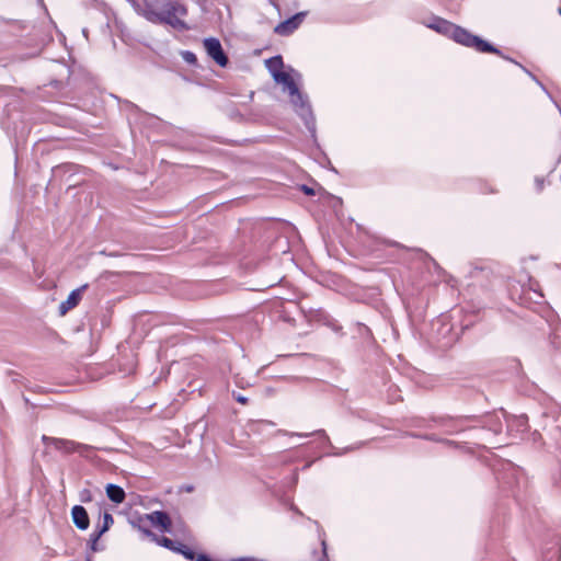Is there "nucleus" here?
<instances>
[{
	"label": "nucleus",
	"instance_id": "nucleus-1",
	"mask_svg": "<svg viewBox=\"0 0 561 561\" xmlns=\"http://www.w3.org/2000/svg\"><path fill=\"white\" fill-rule=\"evenodd\" d=\"M427 26L432 30H435L437 33L453 38L456 43L466 47L473 48L479 53H492L504 58L502 51L494 47L492 44L445 19L434 18L433 22ZM505 59L513 61L508 57H505Z\"/></svg>",
	"mask_w": 561,
	"mask_h": 561
},
{
	"label": "nucleus",
	"instance_id": "nucleus-2",
	"mask_svg": "<svg viewBox=\"0 0 561 561\" xmlns=\"http://www.w3.org/2000/svg\"><path fill=\"white\" fill-rule=\"evenodd\" d=\"M133 7L142 15L147 21L154 24H168L176 30H187L186 23L179 19V15L184 16L187 14V9L185 5L171 1L164 5V10L158 12L154 10V4L150 0H144V4L136 3L131 1Z\"/></svg>",
	"mask_w": 561,
	"mask_h": 561
},
{
	"label": "nucleus",
	"instance_id": "nucleus-3",
	"mask_svg": "<svg viewBox=\"0 0 561 561\" xmlns=\"http://www.w3.org/2000/svg\"><path fill=\"white\" fill-rule=\"evenodd\" d=\"M43 443L46 446H54L55 449L64 453V454H72L78 453L80 456L89 457L90 454L96 449L95 447L91 445H85L81 443H77L75 440L65 439V438H56L43 435L42 437Z\"/></svg>",
	"mask_w": 561,
	"mask_h": 561
},
{
	"label": "nucleus",
	"instance_id": "nucleus-4",
	"mask_svg": "<svg viewBox=\"0 0 561 561\" xmlns=\"http://www.w3.org/2000/svg\"><path fill=\"white\" fill-rule=\"evenodd\" d=\"M139 529L144 533V535H146L147 537H151L160 546L184 556L187 560L195 559V552L192 549H190L187 546H185L179 541L172 540L168 537H158L156 534H153L148 528L139 526Z\"/></svg>",
	"mask_w": 561,
	"mask_h": 561
},
{
	"label": "nucleus",
	"instance_id": "nucleus-5",
	"mask_svg": "<svg viewBox=\"0 0 561 561\" xmlns=\"http://www.w3.org/2000/svg\"><path fill=\"white\" fill-rule=\"evenodd\" d=\"M204 47L207 51V55L213 58L216 64L220 67H226L228 64V57L225 54L222 46L219 39L215 37H208L204 39Z\"/></svg>",
	"mask_w": 561,
	"mask_h": 561
},
{
	"label": "nucleus",
	"instance_id": "nucleus-6",
	"mask_svg": "<svg viewBox=\"0 0 561 561\" xmlns=\"http://www.w3.org/2000/svg\"><path fill=\"white\" fill-rule=\"evenodd\" d=\"M147 520L151 524V526L159 528L163 533H170L172 522L167 512L163 511H154L149 514H145L139 517V522Z\"/></svg>",
	"mask_w": 561,
	"mask_h": 561
},
{
	"label": "nucleus",
	"instance_id": "nucleus-7",
	"mask_svg": "<svg viewBox=\"0 0 561 561\" xmlns=\"http://www.w3.org/2000/svg\"><path fill=\"white\" fill-rule=\"evenodd\" d=\"M307 12H298L291 18L278 23L274 27V33L279 36H289L291 35L304 22Z\"/></svg>",
	"mask_w": 561,
	"mask_h": 561
},
{
	"label": "nucleus",
	"instance_id": "nucleus-8",
	"mask_svg": "<svg viewBox=\"0 0 561 561\" xmlns=\"http://www.w3.org/2000/svg\"><path fill=\"white\" fill-rule=\"evenodd\" d=\"M72 522L76 527L80 530L88 529L90 525V518L87 510L81 505H75L71 510Z\"/></svg>",
	"mask_w": 561,
	"mask_h": 561
},
{
	"label": "nucleus",
	"instance_id": "nucleus-9",
	"mask_svg": "<svg viewBox=\"0 0 561 561\" xmlns=\"http://www.w3.org/2000/svg\"><path fill=\"white\" fill-rule=\"evenodd\" d=\"M81 298V289H75L70 293L68 298L59 305V313L65 314L70 309L75 308Z\"/></svg>",
	"mask_w": 561,
	"mask_h": 561
},
{
	"label": "nucleus",
	"instance_id": "nucleus-10",
	"mask_svg": "<svg viewBox=\"0 0 561 561\" xmlns=\"http://www.w3.org/2000/svg\"><path fill=\"white\" fill-rule=\"evenodd\" d=\"M290 101H291L293 105L295 106L296 111L299 113V115L302 116L305 119L308 116H311L310 106L301 92H300V98L290 96Z\"/></svg>",
	"mask_w": 561,
	"mask_h": 561
},
{
	"label": "nucleus",
	"instance_id": "nucleus-11",
	"mask_svg": "<svg viewBox=\"0 0 561 561\" xmlns=\"http://www.w3.org/2000/svg\"><path fill=\"white\" fill-rule=\"evenodd\" d=\"M106 495L107 497L116 503V504H121L124 502L125 497H126V494H125V491L123 490V488H121L119 485H116V484H107L106 486Z\"/></svg>",
	"mask_w": 561,
	"mask_h": 561
},
{
	"label": "nucleus",
	"instance_id": "nucleus-12",
	"mask_svg": "<svg viewBox=\"0 0 561 561\" xmlns=\"http://www.w3.org/2000/svg\"><path fill=\"white\" fill-rule=\"evenodd\" d=\"M466 420H468L467 416L459 417L456 420L449 419V417H443V419H440V424L447 427V430H446L447 434H453V433L460 432L463 430L462 427L459 426V424Z\"/></svg>",
	"mask_w": 561,
	"mask_h": 561
},
{
	"label": "nucleus",
	"instance_id": "nucleus-13",
	"mask_svg": "<svg viewBox=\"0 0 561 561\" xmlns=\"http://www.w3.org/2000/svg\"><path fill=\"white\" fill-rule=\"evenodd\" d=\"M265 65L273 77L274 73L280 72L284 67L283 58L279 55L266 59Z\"/></svg>",
	"mask_w": 561,
	"mask_h": 561
},
{
	"label": "nucleus",
	"instance_id": "nucleus-14",
	"mask_svg": "<svg viewBox=\"0 0 561 561\" xmlns=\"http://www.w3.org/2000/svg\"><path fill=\"white\" fill-rule=\"evenodd\" d=\"M248 426H249L250 431L260 433V432L264 431L265 428L273 426V423L270 421L259 420V421H251L248 424Z\"/></svg>",
	"mask_w": 561,
	"mask_h": 561
},
{
	"label": "nucleus",
	"instance_id": "nucleus-15",
	"mask_svg": "<svg viewBox=\"0 0 561 561\" xmlns=\"http://www.w3.org/2000/svg\"><path fill=\"white\" fill-rule=\"evenodd\" d=\"M489 430L495 434H500L502 432V422L497 415L489 417Z\"/></svg>",
	"mask_w": 561,
	"mask_h": 561
},
{
	"label": "nucleus",
	"instance_id": "nucleus-16",
	"mask_svg": "<svg viewBox=\"0 0 561 561\" xmlns=\"http://www.w3.org/2000/svg\"><path fill=\"white\" fill-rule=\"evenodd\" d=\"M274 80L278 83H283L284 85H286L293 78L290 77L289 73L285 72V71H280L278 73H274Z\"/></svg>",
	"mask_w": 561,
	"mask_h": 561
},
{
	"label": "nucleus",
	"instance_id": "nucleus-17",
	"mask_svg": "<svg viewBox=\"0 0 561 561\" xmlns=\"http://www.w3.org/2000/svg\"><path fill=\"white\" fill-rule=\"evenodd\" d=\"M285 87L288 90L290 96L300 98V91L297 84L295 83L294 79H291Z\"/></svg>",
	"mask_w": 561,
	"mask_h": 561
},
{
	"label": "nucleus",
	"instance_id": "nucleus-18",
	"mask_svg": "<svg viewBox=\"0 0 561 561\" xmlns=\"http://www.w3.org/2000/svg\"><path fill=\"white\" fill-rule=\"evenodd\" d=\"M102 536H99V533L96 530H94L91 535H90V548L92 551H98L99 548H98V541L99 539L101 538Z\"/></svg>",
	"mask_w": 561,
	"mask_h": 561
},
{
	"label": "nucleus",
	"instance_id": "nucleus-19",
	"mask_svg": "<svg viewBox=\"0 0 561 561\" xmlns=\"http://www.w3.org/2000/svg\"><path fill=\"white\" fill-rule=\"evenodd\" d=\"M182 57L190 65H194L197 61L196 55L190 50L183 51Z\"/></svg>",
	"mask_w": 561,
	"mask_h": 561
},
{
	"label": "nucleus",
	"instance_id": "nucleus-20",
	"mask_svg": "<svg viewBox=\"0 0 561 561\" xmlns=\"http://www.w3.org/2000/svg\"><path fill=\"white\" fill-rule=\"evenodd\" d=\"M316 434L321 435V436H323V437L328 438V437H327V434H325V432H324L323 430H319V431H316V432H313V433L295 434V435H296V436H299V437H309V436H311V435H316Z\"/></svg>",
	"mask_w": 561,
	"mask_h": 561
},
{
	"label": "nucleus",
	"instance_id": "nucleus-21",
	"mask_svg": "<svg viewBox=\"0 0 561 561\" xmlns=\"http://www.w3.org/2000/svg\"><path fill=\"white\" fill-rule=\"evenodd\" d=\"M103 523L111 527L114 523V518H113L112 514H110L108 512H105L103 515Z\"/></svg>",
	"mask_w": 561,
	"mask_h": 561
},
{
	"label": "nucleus",
	"instance_id": "nucleus-22",
	"mask_svg": "<svg viewBox=\"0 0 561 561\" xmlns=\"http://www.w3.org/2000/svg\"><path fill=\"white\" fill-rule=\"evenodd\" d=\"M110 529V526L105 525L104 523L102 526H96V531L99 533V536H102L104 533H106Z\"/></svg>",
	"mask_w": 561,
	"mask_h": 561
},
{
	"label": "nucleus",
	"instance_id": "nucleus-23",
	"mask_svg": "<svg viewBox=\"0 0 561 561\" xmlns=\"http://www.w3.org/2000/svg\"><path fill=\"white\" fill-rule=\"evenodd\" d=\"M233 398H234L239 403H241V404H245V403L248 402V398H247V397H244V396H242V394H239V393H238V394H236V393L233 392Z\"/></svg>",
	"mask_w": 561,
	"mask_h": 561
},
{
	"label": "nucleus",
	"instance_id": "nucleus-24",
	"mask_svg": "<svg viewBox=\"0 0 561 561\" xmlns=\"http://www.w3.org/2000/svg\"><path fill=\"white\" fill-rule=\"evenodd\" d=\"M301 191L306 195H314V190L312 187H309L308 185H301Z\"/></svg>",
	"mask_w": 561,
	"mask_h": 561
},
{
	"label": "nucleus",
	"instance_id": "nucleus-25",
	"mask_svg": "<svg viewBox=\"0 0 561 561\" xmlns=\"http://www.w3.org/2000/svg\"><path fill=\"white\" fill-rule=\"evenodd\" d=\"M193 561H210V558L204 553H201V554L195 553V559Z\"/></svg>",
	"mask_w": 561,
	"mask_h": 561
},
{
	"label": "nucleus",
	"instance_id": "nucleus-26",
	"mask_svg": "<svg viewBox=\"0 0 561 561\" xmlns=\"http://www.w3.org/2000/svg\"><path fill=\"white\" fill-rule=\"evenodd\" d=\"M442 443H444L448 447H457L458 446V443H456L454 440H449V439H443Z\"/></svg>",
	"mask_w": 561,
	"mask_h": 561
},
{
	"label": "nucleus",
	"instance_id": "nucleus-27",
	"mask_svg": "<svg viewBox=\"0 0 561 561\" xmlns=\"http://www.w3.org/2000/svg\"><path fill=\"white\" fill-rule=\"evenodd\" d=\"M424 438L425 439H430V440H434V442H440V443L443 440V439L436 437L435 435H426V436H424Z\"/></svg>",
	"mask_w": 561,
	"mask_h": 561
},
{
	"label": "nucleus",
	"instance_id": "nucleus-28",
	"mask_svg": "<svg viewBox=\"0 0 561 561\" xmlns=\"http://www.w3.org/2000/svg\"><path fill=\"white\" fill-rule=\"evenodd\" d=\"M517 421H518L519 425H525V423H526V419L524 416H519L517 419Z\"/></svg>",
	"mask_w": 561,
	"mask_h": 561
},
{
	"label": "nucleus",
	"instance_id": "nucleus-29",
	"mask_svg": "<svg viewBox=\"0 0 561 561\" xmlns=\"http://www.w3.org/2000/svg\"><path fill=\"white\" fill-rule=\"evenodd\" d=\"M559 14L561 15V7L559 8Z\"/></svg>",
	"mask_w": 561,
	"mask_h": 561
}]
</instances>
